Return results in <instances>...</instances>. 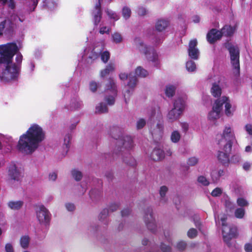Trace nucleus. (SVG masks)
Listing matches in <instances>:
<instances>
[{"label": "nucleus", "mask_w": 252, "mask_h": 252, "mask_svg": "<svg viewBox=\"0 0 252 252\" xmlns=\"http://www.w3.org/2000/svg\"><path fill=\"white\" fill-rule=\"evenodd\" d=\"M19 50L16 44L13 43L0 45V64L3 69L0 71V78L4 82H11L17 80L20 71L23 56L17 53L15 63L12 62L14 55Z\"/></svg>", "instance_id": "f257e3e1"}, {"label": "nucleus", "mask_w": 252, "mask_h": 252, "mask_svg": "<svg viewBox=\"0 0 252 252\" xmlns=\"http://www.w3.org/2000/svg\"><path fill=\"white\" fill-rule=\"evenodd\" d=\"M45 139V132L39 125L33 124L27 131L20 136L18 149L22 153L31 154Z\"/></svg>", "instance_id": "f03ea898"}, {"label": "nucleus", "mask_w": 252, "mask_h": 252, "mask_svg": "<svg viewBox=\"0 0 252 252\" xmlns=\"http://www.w3.org/2000/svg\"><path fill=\"white\" fill-rule=\"evenodd\" d=\"M235 138V134L232 127L227 125L224 126L222 133L217 135V143L221 147H222L224 151L230 152L232 143Z\"/></svg>", "instance_id": "7ed1b4c3"}, {"label": "nucleus", "mask_w": 252, "mask_h": 252, "mask_svg": "<svg viewBox=\"0 0 252 252\" xmlns=\"http://www.w3.org/2000/svg\"><path fill=\"white\" fill-rule=\"evenodd\" d=\"M133 44L136 49L143 54L148 60L154 63L155 65L158 64V56L154 48L145 44L139 37H136L134 39Z\"/></svg>", "instance_id": "20e7f679"}, {"label": "nucleus", "mask_w": 252, "mask_h": 252, "mask_svg": "<svg viewBox=\"0 0 252 252\" xmlns=\"http://www.w3.org/2000/svg\"><path fill=\"white\" fill-rule=\"evenodd\" d=\"M104 48V46L101 43L98 44L93 48H87L85 49L83 57L94 60L100 55L101 61L106 63L110 58V53L107 51H103Z\"/></svg>", "instance_id": "39448f33"}, {"label": "nucleus", "mask_w": 252, "mask_h": 252, "mask_svg": "<svg viewBox=\"0 0 252 252\" xmlns=\"http://www.w3.org/2000/svg\"><path fill=\"white\" fill-rule=\"evenodd\" d=\"M186 95L179 96L175 99L173 107L168 112L166 118L170 122L177 120L183 113L186 107Z\"/></svg>", "instance_id": "423d86ee"}, {"label": "nucleus", "mask_w": 252, "mask_h": 252, "mask_svg": "<svg viewBox=\"0 0 252 252\" xmlns=\"http://www.w3.org/2000/svg\"><path fill=\"white\" fill-rule=\"evenodd\" d=\"M235 26L225 25L221 29V31L216 29L211 30L207 35V39L210 43H213L216 41L220 39L222 36H231L235 31Z\"/></svg>", "instance_id": "0eeeda50"}, {"label": "nucleus", "mask_w": 252, "mask_h": 252, "mask_svg": "<svg viewBox=\"0 0 252 252\" xmlns=\"http://www.w3.org/2000/svg\"><path fill=\"white\" fill-rule=\"evenodd\" d=\"M215 219L216 223H220L221 221L222 225V233L224 241L228 242L230 239L234 237L236 234L237 229L235 227H232L226 223L227 217L225 215H220L217 217L215 214Z\"/></svg>", "instance_id": "6e6552de"}, {"label": "nucleus", "mask_w": 252, "mask_h": 252, "mask_svg": "<svg viewBox=\"0 0 252 252\" xmlns=\"http://www.w3.org/2000/svg\"><path fill=\"white\" fill-rule=\"evenodd\" d=\"M119 78L122 80H125L127 78H128L129 80L126 87V91L124 92L125 101L126 102L127 97H128L131 92L137 85V79L135 76H133L132 73H129L128 76L127 74L122 72L119 74Z\"/></svg>", "instance_id": "1a4fd4ad"}, {"label": "nucleus", "mask_w": 252, "mask_h": 252, "mask_svg": "<svg viewBox=\"0 0 252 252\" xmlns=\"http://www.w3.org/2000/svg\"><path fill=\"white\" fill-rule=\"evenodd\" d=\"M219 101L221 105V110H222V106L224 105V113L227 117H231L233 116L236 109L235 105L233 104L230 99L226 96H222L217 99Z\"/></svg>", "instance_id": "9d476101"}, {"label": "nucleus", "mask_w": 252, "mask_h": 252, "mask_svg": "<svg viewBox=\"0 0 252 252\" xmlns=\"http://www.w3.org/2000/svg\"><path fill=\"white\" fill-rule=\"evenodd\" d=\"M230 56L231 64L234 69V73L238 74L239 73V50L238 47L231 45L228 47Z\"/></svg>", "instance_id": "9b49d317"}, {"label": "nucleus", "mask_w": 252, "mask_h": 252, "mask_svg": "<svg viewBox=\"0 0 252 252\" xmlns=\"http://www.w3.org/2000/svg\"><path fill=\"white\" fill-rule=\"evenodd\" d=\"M36 217L38 221L43 224H47L50 220V215L48 210L42 205L38 206L36 209Z\"/></svg>", "instance_id": "f8f14e48"}, {"label": "nucleus", "mask_w": 252, "mask_h": 252, "mask_svg": "<svg viewBox=\"0 0 252 252\" xmlns=\"http://www.w3.org/2000/svg\"><path fill=\"white\" fill-rule=\"evenodd\" d=\"M221 113L220 103L216 99L212 105V110L208 114V120L211 122L216 121L220 117Z\"/></svg>", "instance_id": "ddd939ff"}, {"label": "nucleus", "mask_w": 252, "mask_h": 252, "mask_svg": "<svg viewBox=\"0 0 252 252\" xmlns=\"http://www.w3.org/2000/svg\"><path fill=\"white\" fill-rule=\"evenodd\" d=\"M107 88L106 91L107 93H110V95L105 97V101L108 104L113 105L115 102V97L117 95V92L115 82L113 80H110Z\"/></svg>", "instance_id": "4468645a"}, {"label": "nucleus", "mask_w": 252, "mask_h": 252, "mask_svg": "<svg viewBox=\"0 0 252 252\" xmlns=\"http://www.w3.org/2000/svg\"><path fill=\"white\" fill-rule=\"evenodd\" d=\"M9 177L14 180H19L22 174V169L18 167L14 163H11L8 168Z\"/></svg>", "instance_id": "2eb2a0df"}, {"label": "nucleus", "mask_w": 252, "mask_h": 252, "mask_svg": "<svg viewBox=\"0 0 252 252\" xmlns=\"http://www.w3.org/2000/svg\"><path fill=\"white\" fill-rule=\"evenodd\" d=\"M163 125L159 123L156 125H153L150 128V132L156 140L160 139L163 135Z\"/></svg>", "instance_id": "dca6fc26"}, {"label": "nucleus", "mask_w": 252, "mask_h": 252, "mask_svg": "<svg viewBox=\"0 0 252 252\" xmlns=\"http://www.w3.org/2000/svg\"><path fill=\"white\" fill-rule=\"evenodd\" d=\"M197 41L196 39L190 41L189 45L188 53L190 58L193 60H197L198 58L199 52L196 47Z\"/></svg>", "instance_id": "f3484780"}, {"label": "nucleus", "mask_w": 252, "mask_h": 252, "mask_svg": "<svg viewBox=\"0 0 252 252\" xmlns=\"http://www.w3.org/2000/svg\"><path fill=\"white\" fill-rule=\"evenodd\" d=\"M144 221L149 229L153 231H155L157 225L151 210H148L146 213L144 217Z\"/></svg>", "instance_id": "a211bd4d"}, {"label": "nucleus", "mask_w": 252, "mask_h": 252, "mask_svg": "<svg viewBox=\"0 0 252 252\" xmlns=\"http://www.w3.org/2000/svg\"><path fill=\"white\" fill-rule=\"evenodd\" d=\"M219 152L218 155V158L219 161L224 165H228L230 162L229 155L227 153L229 152Z\"/></svg>", "instance_id": "6ab92c4d"}, {"label": "nucleus", "mask_w": 252, "mask_h": 252, "mask_svg": "<svg viewBox=\"0 0 252 252\" xmlns=\"http://www.w3.org/2000/svg\"><path fill=\"white\" fill-rule=\"evenodd\" d=\"M24 202L22 200H11L7 203L9 208L12 210H19L23 206Z\"/></svg>", "instance_id": "aec40b11"}, {"label": "nucleus", "mask_w": 252, "mask_h": 252, "mask_svg": "<svg viewBox=\"0 0 252 252\" xmlns=\"http://www.w3.org/2000/svg\"><path fill=\"white\" fill-rule=\"evenodd\" d=\"M151 157L154 160H159L164 158V153L162 150L155 149L152 153Z\"/></svg>", "instance_id": "412c9836"}, {"label": "nucleus", "mask_w": 252, "mask_h": 252, "mask_svg": "<svg viewBox=\"0 0 252 252\" xmlns=\"http://www.w3.org/2000/svg\"><path fill=\"white\" fill-rule=\"evenodd\" d=\"M211 93L213 96L219 97L221 94V89L218 84L214 83L211 89Z\"/></svg>", "instance_id": "4be33fe9"}, {"label": "nucleus", "mask_w": 252, "mask_h": 252, "mask_svg": "<svg viewBox=\"0 0 252 252\" xmlns=\"http://www.w3.org/2000/svg\"><path fill=\"white\" fill-rule=\"evenodd\" d=\"M135 74L134 76L136 78L137 77L144 78L149 75V72L142 67L139 66L135 70Z\"/></svg>", "instance_id": "5701e85b"}, {"label": "nucleus", "mask_w": 252, "mask_h": 252, "mask_svg": "<svg viewBox=\"0 0 252 252\" xmlns=\"http://www.w3.org/2000/svg\"><path fill=\"white\" fill-rule=\"evenodd\" d=\"M115 66L113 63H110L106 68L101 70L100 75L101 78H104L106 76L108 75L110 72L113 71L115 70Z\"/></svg>", "instance_id": "b1692460"}, {"label": "nucleus", "mask_w": 252, "mask_h": 252, "mask_svg": "<svg viewBox=\"0 0 252 252\" xmlns=\"http://www.w3.org/2000/svg\"><path fill=\"white\" fill-rule=\"evenodd\" d=\"M168 22L165 20H158L156 24V29L159 32L164 30L168 26Z\"/></svg>", "instance_id": "393cba45"}, {"label": "nucleus", "mask_w": 252, "mask_h": 252, "mask_svg": "<svg viewBox=\"0 0 252 252\" xmlns=\"http://www.w3.org/2000/svg\"><path fill=\"white\" fill-rule=\"evenodd\" d=\"M10 28V22L9 20H5L0 23V35L5 33Z\"/></svg>", "instance_id": "a878e982"}, {"label": "nucleus", "mask_w": 252, "mask_h": 252, "mask_svg": "<svg viewBox=\"0 0 252 252\" xmlns=\"http://www.w3.org/2000/svg\"><path fill=\"white\" fill-rule=\"evenodd\" d=\"M224 205L225 207L226 211L227 212H232L234 208V203L231 201L230 199L228 196H225L224 198Z\"/></svg>", "instance_id": "bb28decb"}, {"label": "nucleus", "mask_w": 252, "mask_h": 252, "mask_svg": "<svg viewBox=\"0 0 252 252\" xmlns=\"http://www.w3.org/2000/svg\"><path fill=\"white\" fill-rule=\"evenodd\" d=\"M181 137V135L179 131L177 130H173L170 135L171 141L174 143H178Z\"/></svg>", "instance_id": "cd10ccee"}, {"label": "nucleus", "mask_w": 252, "mask_h": 252, "mask_svg": "<svg viewBox=\"0 0 252 252\" xmlns=\"http://www.w3.org/2000/svg\"><path fill=\"white\" fill-rule=\"evenodd\" d=\"M246 211L244 208H237L234 212L235 218L239 219H243L245 216Z\"/></svg>", "instance_id": "c85d7f7f"}, {"label": "nucleus", "mask_w": 252, "mask_h": 252, "mask_svg": "<svg viewBox=\"0 0 252 252\" xmlns=\"http://www.w3.org/2000/svg\"><path fill=\"white\" fill-rule=\"evenodd\" d=\"M175 86L172 85H167L165 90L166 95L168 97H172L175 94Z\"/></svg>", "instance_id": "c756f323"}, {"label": "nucleus", "mask_w": 252, "mask_h": 252, "mask_svg": "<svg viewBox=\"0 0 252 252\" xmlns=\"http://www.w3.org/2000/svg\"><path fill=\"white\" fill-rule=\"evenodd\" d=\"M236 203L238 206L240 208H244L247 207L249 206V202L248 200L244 197L242 196H239L237 198L236 200Z\"/></svg>", "instance_id": "7c9ffc66"}, {"label": "nucleus", "mask_w": 252, "mask_h": 252, "mask_svg": "<svg viewBox=\"0 0 252 252\" xmlns=\"http://www.w3.org/2000/svg\"><path fill=\"white\" fill-rule=\"evenodd\" d=\"M167 191V188L165 186H162L159 190V194L160 196V203L163 204L165 203L167 199L165 197V194L166 192Z\"/></svg>", "instance_id": "2f4dec72"}, {"label": "nucleus", "mask_w": 252, "mask_h": 252, "mask_svg": "<svg viewBox=\"0 0 252 252\" xmlns=\"http://www.w3.org/2000/svg\"><path fill=\"white\" fill-rule=\"evenodd\" d=\"M113 42L118 44L122 42L123 38L121 34L118 32H115L111 35Z\"/></svg>", "instance_id": "473e14b6"}, {"label": "nucleus", "mask_w": 252, "mask_h": 252, "mask_svg": "<svg viewBox=\"0 0 252 252\" xmlns=\"http://www.w3.org/2000/svg\"><path fill=\"white\" fill-rule=\"evenodd\" d=\"M30 242V237L28 235L22 236L20 240V246L22 248L26 249L28 247Z\"/></svg>", "instance_id": "72a5a7b5"}, {"label": "nucleus", "mask_w": 252, "mask_h": 252, "mask_svg": "<svg viewBox=\"0 0 252 252\" xmlns=\"http://www.w3.org/2000/svg\"><path fill=\"white\" fill-rule=\"evenodd\" d=\"M187 70L190 72L195 71L196 66L195 63L192 61H189L186 63Z\"/></svg>", "instance_id": "f704fd0d"}, {"label": "nucleus", "mask_w": 252, "mask_h": 252, "mask_svg": "<svg viewBox=\"0 0 252 252\" xmlns=\"http://www.w3.org/2000/svg\"><path fill=\"white\" fill-rule=\"evenodd\" d=\"M71 136L69 134L65 135L64 138L63 149L64 152L66 153L69 148Z\"/></svg>", "instance_id": "c9c22d12"}, {"label": "nucleus", "mask_w": 252, "mask_h": 252, "mask_svg": "<svg viewBox=\"0 0 252 252\" xmlns=\"http://www.w3.org/2000/svg\"><path fill=\"white\" fill-rule=\"evenodd\" d=\"M123 146L127 149L130 148L133 146L132 140L130 136H127L125 137Z\"/></svg>", "instance_id": "e433bc0d"}, {"label": "nucleus", "mask_w": 252, "mask_h": 252, "mask_svg": "<svg viewBox=\"0 0 252 252\" xmlns=\"http://www.w3.org/2000/svg\"><path fill=\"white\" fill-rule=\"evenodd\" d=\"M57 0H45V5L50 9H54L57 5Z\"/></svg>", "instance_id": "4c0bfd02"}, {"label": "nucleus", "mask_w": 252, "mask_h": 252, "mask_svg": "<svg viewBox=\"0 0 252 252\" xmlns=\"http://www.w3.org/2000/svg\"><path fill=\"white\" fill-rule=\"evenodd\" d=\"M122 15L125 19L129 18L131 15V10L127 6H125L122 9Z\"/></svg>", "instance_id": "58836bf2"}, {"label": "nucleus", "mask_w": 252, "mask_h": 252, "mask_svg": "<svg viewBox=\"0 0 252 252\" xmlns=\"http://www.w3.org/2000/svg\"><path fill=\"white\" fill-rule=\"evenodd\" d=\"M71 175L73 178L76 181L80 180L82 177V173L77 169L72 170L71 171Z\"/></svg>", "instance_id": "ea45409f"}, {"label": "nucleus", "mask_w": 252, "mask_h": 252, "mask_svg": "<svg viewBox=\"0 0 252 252\" xmlns=\"http://www.w3.org/2000/svg\"><path fill=\"white\" fill-rule=\"evenodd\" d=\"M108 110L106 105L102 103H100L96 106V112L97 113H105Z\"/></svg>", "instance_id": "a19ab883"}, {"label": "nucleus", "mask_w": 252, "mask_h": 252, "mask_svg": "<svg viewBox=\"0 0 252 252\" xmlns=\"http://www.w3.org/2000/svg\"><path fill=\"white\" fill-rule=\"evenodd\" d=\"M106 12L109 17L115 21H117L119 19V15L115 12L110 9H107Z\"/></svg>", "instance_id": "79ce46f5"}, {"label": "nucleus", "mask_w": 252, "mask_h": 252, "mask_svg": "<svg viewBox=\"0 0 252 252\" xmlns=\"http://www.w3.org/2000/svg\"><path fill=\"white\" fill-rule=\"evenodd\" d=\"M198 160H199L197 158L195 157H192L188 159L187 163L189 166H194L198 163Z\"/></svg>", "instance_id": "37998d69"}, {"label": "nucleus", "mask_w": 252, "mask_h": 252, "mask_svg": "<svg viewBox=\"0 0 252 252\" xmlns=\"http://www.w3.org/2000/svg\"><path fill=\"white\" fill-rule=\"evenodd\" d=\"M98 87L99 84L95 81H91L89 84V89L93 93L95 92Z\"/></svg>", "instance_id": "c03bdc74"}, {"label": "nucleus", "mask_w": 252, "mask_h": 252, "mask_svg": "<svg viewBox=\"0 0 252 252\" xmlns=\"http://www.w3.org/2000/svg\"><path fill=\"white\" fill-rule=\"evenodd\" d=\"M197 181L198 183L201 184L203 186H208L209 184V182L206 179V178L203 176H200L198 177Z\"/></svg>", "instance_id": "a18cd8bd"}, {"label": "nucleus", "mask_w": 252, "mask_h": 252, "mask_svg": "<svg viewBox=\"0 0 252 252\" xmlns=\"http://www.w3.org/2000/svg\"><path fill=\"white\" fill-rule=\"evenodd\" d=\"M222 189L220 188H215L211 192V195L214 197L219 196L221 194Z\"/></svg>", "instance_id": "49530a36"}, {"label": "nucleus", "mask_w": 252, "mask_h": 252, "mask_svg": "<svg viewBox=\"0 0 252 252\" xmlns=\"http://www.w3.org/2000/svg\"><path fill=\"white\" fill-rule=\"evenodd\" d=\"M146 125V121L143 119H139L136 123V127L137 129L142 128Z\"/></svg>", "instance_id": "de8ad7c7"}, {"label": "nucleus", "mask_w": 252, "mask_h": 252, "mask_svg": "<svg viewBox=\"0 0 252 252\" xmlns=\"http://www.w3.org/2000/svg\"><path fill=\"white\" fill-rule=\"evenodd\" d=\"M197 231L194 228H190L187 233L188 236L190 238H193L197 235Z\"/></svg>", "instance_id": "09e8293b"}, {"label": "nucleus", "mask_w": 252, "mask_h": 252, "mask_svg": "<svg viewBox=\"0 0 252 252\" xmlns=\"http://www.w3.org/2000/svg\"><path fill=\"white\" fill-rule=\"evenodd\" d=\"M110 28L107 26H102L99 29V33L100 34L107 33L109 34Z\"/></svg>", "instance_id": "8fccbe9b"}, {"label": "nucleus", "mask_w": 252, "mask_h": 252, "mask_svg": "<svg viewBox=\"0 0 252 252\" xmlns=\"http://www.w3.org/2000/svg\"><path fill=\"white\" fill-rule=\"evenodd\" d=\"M187 246V244L184 241H180L177 244V248L180 251L184 250Z\"/></svg>", "instance_id": "3c124183"}, {"label": "nucleus", "mask_w": 252, "mask_h": 252, "mask_svg": "<svg viewBox=\"0 0 252 252\" xmlns=\"http://www.w3.org/2000/svg\"><path fill=\"white\" fill-rule=\"evenodd\" d=\"M57 173L55 172H52L49 175V180L51 181H55L57 178Z\"/></svg>", "instance_id": "603ef678"}, {"label": "nucleus", "mask_w": 252, "mask_h": 252, "mask_svg": "<svg viewBox=\"0 0 252 252\" xmlns=\"http://www.w3.org/2000/svg\"><path fill=\"white\" fill-rule=\"evenodd\" d=\"M5 250L6 252H14L13 245L10 243H7L5 246Z\"/></svg>", "instance_id": "864d4df0"}, {"label": "nucleus", "mask_w": 252, "mask_h": 252, "mask_svg": "<svg viewBox=\"0 0 252 252\" xmlns=\"http://www.w3.org/2000/svg\"><path fill=\"white\" fill-rule=\"evenodd\" d=\"M161 249L163 252H170L171 251L170 247L168 246H166L163 243L161 245Z\"/></svg>", "instance_id": "5fc2aeb1"}, {"label": "nucleus", "mask_w": 252, "mask_h": 252, "mask_svg": "<svg viewBox=\"0 0 252 252\" xmlns=\"http://www.w3.org/2000/svg\"><path fill=\"white\" fill-rule=\"evenodd\" d=\"M146 9L144 7H140L137 9V13L139 15L143 16L146 14Z\"/></svg>", "instance_id": "6e6d98bb"}, {"label": "nucleus", "mask_w": 252, "mask_h": 252, "mask_svg": "<svg viewBox=\"0 0 252 252\" xmlns=\"http://www.w3.org/2000/svg\"><path fill=\"white\" fill-rule=\"evenodd\" d=\"M82 105V102L79 100H75L72 102V107L74 109H78L80 108Z\"/></svg>", "instance_id": "4d7b16f0"}, {"label": "nucleus", "mask_w": 252, "mask_h": 252, "mask_svg": "<svg viewBox=\"0 0 252 252\" xmlns=\"http://www.w3.org/2000/svg\"><path fill=\"white\" fill-rule=\"evenodd\" d=\"M245 128L246 131L250 134L252 135V125L250 124H247Z\"/></svg>", "instance_id": "13d9d810"}, {"label": "nucleus", "mask_w": 252, "mask_h": 252, "mask_svg": "<svg viewBox=\"0 0 252 252\" xmlns=\"http://www.w3.org/2000/svg\"><path fill=\"white\" fill-rule=\"evenodd\" d=\"M240 160V157L239 155H234L230 160V162L233 163L238 162Z\"/></svg>", "instance_id": "bf43d9fd"}, {"label": "nucleus", "mask_w": 252, "mask_h": 252, "mask_svg": "<svg viewBox=\"0 0 252 252\" xmlns=\"http://www.w3.org/2000/svg\"><path fill=\"white\" fill-rule=\"evenodd\" d=\"M215 173H217V177H216L215 180H218L220 176H221V175H223V170H219L218 171H213L211 173V176H212L213 177V176H214Z\"/></svg>", "instance_id": "052dcab7"}, {"label": "nucleus", "mask_w": 252, "mask_h": 252, "mask_svg": "<svg viewBox=\"0 0 252 252\" xmlns=\"http://www.w3.org/2000/svg\"><path fill=\"white\" fill-rule=\"evenodd\" d=\"M252 164L249 162H245L243 164V168L245 171H249L251 167Z\"/></svg>", "instance_id": "680f3d73"}, {"label": "nucleus", "mask_w": 252, "mask_h": 252, "mask_svg": "<svg viewBox=\"0 0 252 252\" xmlns=\"http://www.w3.org/2000/svg\"><path fill=\"white\" fill-rule=\"evenodd\" d=\"M245 250L246 252H252V244L251 243H247L245 244Z\"/></svg>", "instance_id": "e2e57ef3"}, {"label": "nucleus", "mask_w": 252, "mask_h": 252, "mask_svg": "<svg viewBox=\"0 0 252 252\" xmlns=\"http://www.w3.org/2000/svg\"><path fill=\"white\" fill-rule=\"evenodd\" d=\"M65 207L66 209L69 211H72L75 209V206L74 204L72 203H67L65 205Z\"/></svg>", "instance_id": "0e129e2a"}, {"label": "nucleus", "mask_w": 252, "mask_h": 252, "mask_svg": "<svg viewBox=\"0 0 252 252\" xmlns=\"http://www.w3.org/2000/svg\"><path fill=\"white\" fill-rule=\"evenodd\" d=\"M180 126L184 131H187L189 128V125L187 123H181Z\"/></svg>", "instance_id": "69168bd1"}, {"label": "nucleus", "mask_w": 252, "mask_h": 252, "mask_svg": "<svg viewBox=\"0 0 252 252\" xmlns=\"http://www.w3.org/2000/svg\"><path fill=\"white\" fill-rule=\"evenodd\" d=\"M107 214V210H103L102 213L100 214L99 219L100 220H102L103 219H105L106 217V215Z\"/></svg>", "instance_id": "338daca9"}, {"label": "nucleus", "mask_w": 252, "mask_h": 252, "mask_svg": "<svg viewBox=\"0 0 252 252\" xmlns=\"http://www.w3.org/2000/svg\"><path fill=\"white\" fill-rule=\"evenodd\" d=\"M14 20L16 23H18V21L22 22L24 20V18L23 17L16 16L14 18Z\"/></svg>", "instance_id": "774afa93"}]
</instances>
